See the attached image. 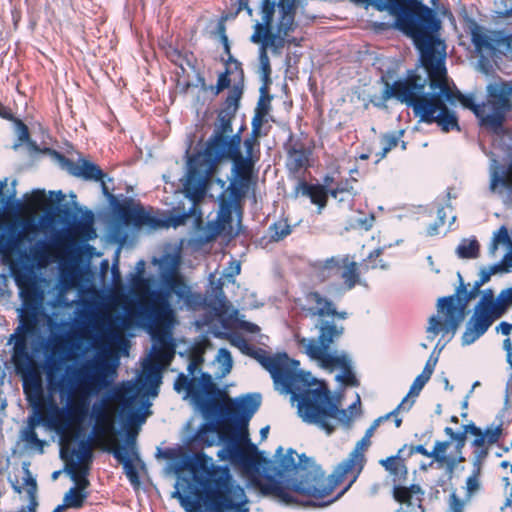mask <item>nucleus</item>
Instances as JSON below:
<instances>
[{"label":"nucleus","mask_w":512,"mask_h":512,"mask_svg":"<svg viewBox=\"0 0 512 512\" xmlns=\"http://www.w3.org/2000/svg\"><path fill=\"white\" fill-rule=\"evenodd\" d=\"M413 39L420 53V62L427 74L432 91L440 90L448 103L459 101L463 107L471 110L480 126L498 132L505 122L506 115L512 111V82L499 80L486 87V99L481 104L471 95H463L449 82L445 66L446 45L440 39L441 34H405Z\"/></svg>","instance_id":"1"},{"label":"nucleus","mask_w":512,"mask_h":512,"mask_svg":"<svg viewBox=\"0 0 512 512\" xmlns=\"http://www.w3.org/2000/svg\"><path fill=\"white\" fill-rule=\"evenodd\" d=\"M145 262L137 263L138 274L134 276L132 286L137 300L131 311L140 325H145L151 333H160L169 329L175 320V311L171 297L175 295V304L179 308L197 310L204 304L200 293L193 292L176 267L161 274L163 287L151 290L149 280L141 276Z\"/></svg>","instance_id":"2"},{"label":"nucleus","mask_w":512,"mask_h":512,"mask_svg":"<svg viewBox=\"0 0 512 512\" xmlns=\"http://www.w3.org/2000/svg\"><path fill=\"white\" fill-rule=\"evenodd\" d=\"M427 79L415 71H408L404 79L396 80L392 85L385 81V88L382 91L381 99L387 101L395 98L401 103L411 107L414 116L419 122L426 124L436 123L443 132L460 130L458 118L447 105V100L440 90L432 93H425Z\"/></svg>","instance_id":"3"},{"label":"nucleus","mask_w":512,"mask_h":512,"mask_svg":"<svg viewBox=\"0 0 512 512\" xmlns=\"http://www.w3.org/2000/svg\"><path fill=\"white\" fill-rule=\"evenodd\" d=\"M282 390L290 393L297 402L298 415L304 422L317 425L327 434L334 431L330 420H342L347 416L346 410L340 408V399L332 394L324 382L317 381L309 372L298 368L282 386Z\"/></svg>","instance_id":"4"},{"label":"nucleus","mask_w":512,"mask_h":512,"mask_svg":"<svg viewBox=\"0 0 512 512\" xmlns=\"http://www.w3.org/2000/svg\"><path fill=\"white\" fill-rule=\"evenodd\" d=\"M229 159L233 163L232 173L235 180L226 189L233 197H244L251 184L255 165L258 161L244 157L240 144H232L224 151L216 152L193 162H188L187 180L184 185L187 195L193 201L201 200L206 188L222 160Z\"/></svg>","instance_id":"5"},{"label":"nucleus","mask_w":512,"mask_h":512,"mask_svg":"<svg viewBox=\"0 0 512 512\" xmlns=\"http://www.w3.org/2000/svg\"><path fill=\"white\" fill-rule=\"evenodd\" d=\"M77 385L72 389L67 409L60 408L51 395L43 392V406L50 417V424L61 440L74 431L82 432V423L88 416L89 397L105 386V378L96 364L86 365L76 372Z\"/></svg>","instance_id":"6"},{"label":"nucleus","mask_w":512,"mask_h":512,"mask_svg":"<svg viewBox=\"0 0 512 512\" xmlns=\"http://www.w3.org/2000/svg\"><path fill=\"white\" fill-rule=\"evenodd\" d=\"M12 363L17 375L22 379L23 393L34 411L29 418L28 428L24 432V440L30 447L43 452L45 441L41 440L35 427L40 423L52 429L50 417L43 406V381L39 367L29 354L24 337L17 338L12 354Z\"/></svg>","instance_id":"7"},{"label":"nucleus","mask_w":512,"mask_h":512,"mask_svg":"<svg viewBox=\"0 0 512 512\" xmlns=\"http://www.w3.org/2000/svg\"><path fill=\"white\" fill-rule=\"evenodd\" d=\"M429 7L422 0H384L377 4L379 11H387L393 18V27L400 32H440L444 20L457 29L456 19L448 4L432 0Z\"/></svg>","instance_id":"8"},{"label":"nucleus","mask_w":512,"mask_h":512,"mask_svg":"<svg viewBox=\"0 0 512 512\" xmlns=\"http://www.w3.org/2000/svg\"><path fill=\"white\" fill-rule=\"evenodd\" d=\"M214 432H217L219 439L225 443L217 453L221 460H229L232 465L247 472L254 470L260 463L257 446L250 442L246 429L236 438L229 423L206 424L198 433V441L203 446H213L216 443Z\"/></svg>","instance_id":"9"},{"label":"nucleus","mask_w":512,"mask_h":512,"mask_svg":"<svg viewBox=\"0 0 512 512\" xmlns=\"http://www.w3.org/2000/svg\"><path fill=\"white\" fill-rule=\"evenodd\" d=\"M191 469L205 475L200 484L205 492V504L211 512H226L234 508L232 493L235 488H240L235 485L227 466L214 465L211 457L199 452L194 455Z\"/></svg>","instance_id":"10"},{"label":"nucleus","mask_w":512,"mask_h":512,"mask_svg":"<svg viewBox=\"0 0 512 512\" xmlns=\"http://www.w3.org/2000/svg\"><path fill=\"white\" fill-rule=\"evenodd\" d=\"M174 390L178 393L185 392V398L191 397L206 417L237 413L235 403L217 386L209 373L203 372L199 378H189L180 373L174 382Z\"/></svg>","instance_id":"11"},{"label":"nucleus","mask_w":512,"mask_h":512,"mask_svg":"<svg viewBox=\"0 0 512 512\" xmlns=\"http://www.w3.org/2000/svg\"><path fill=\"white\" fill-rule=\"evenodd\" d=\"M468 436L471 437L470 446L473 449L472 460H476L480 455H482V458H487L491 447L498 443L503 436V421L500 420L497 425L492 423L485 429L478 427L474 422L463 425L462 430L459 431L458 435L452 440V442H454L453 452L450 454L446 453L444 469L450 474L455 472L460 463L466 461L463 455V449Z\"/></svg>","instance_id":"12"},{"label":"nucleus","mask_w":512,"mask_h":512,"mask_svg":"<svg viewBox=\"0 0 512 512\" xmlns=\"http://www.w3.org/2000/svg\"><path fill=\"white\" fill-rule=\"evenodd\" d=\"M297 455L296 451L293 449H288L285 454H283V448L279 447L276 450V460H275V473L280 478H289L288 485L291 490L295 493L314 498L316 500H322L327 496H316L308 493H304L300 488H305L306 486H315V488H321L322 483H320V478H327L323 472L319 471L313 465L309 463V459L304 455L299 456V462L296 463L295 456ZM323 486H325L323 484Z\"/></svg>","instance_id":"13"},{"label":"nucleus","mask_w":512,"mask_h":512,"mask_svg":"<svg viewBox=\"0 0 512 512\" xmlns=\"http://www.w3.org/2000/svg\"><path fill=\"white\" fill-rule=\"evenodd\" d=\"M370 445V439L363 436L362 439L356 443L348 457L338 464L336 469L328 476V478H320V483L325 486L320 485V489L315 488V486H306L305 488H300L301 491L316 496H330L339 485L350 477L351 480L349 484L340 493L335 497L322 502L321 505H329L338 500L362 472L366 463L365 451Z\"/></svg>","instance_id":"14"},{"label":"nucleus","mask_w":512,"mask_h":512,"mask_svg":"<svg viewBox=\"0 0 512 512\" xmlns=\"http://www.w3.org/2000/svg\"><path fill=\"white\" fill-rule=\"evenodd\" d=\"M404 452L405 448H400L396 455L389 456L379 460V464L385 469L393 483L392 496L395 501L404 505L395 512H425L423 506L424 491L418 484L405 486L408 478V468L406 460L408 459Z\"/></svg>","instance_id":"15"},{"label":"nucleus","mask_w":512,"mask_h":512,"mask_svg":"<svg viewBox=\"0 0 512 512\" xmlns=\"http://www.w3.org/2000/svg\"><path fill=\"white\" fill-rule=\"evenodd\" d=\"M241 96L242 88L234 85L218 112L213 133L207 140L204 150L190 156L188 162H193L216 152L222 153L224 149L231 147L232 144L241 143L239 134L232 135V122L239 108Z\"/></svg>","instance_id":"16"},{"label":"nucleus","mask_w":512,"mask_h":512,"mask_svg":"<svg viewBox=\"0 0 512 512\" xmlns=\"http://www.w3.org/2000/svg\"><path fill=\"white\" fill-rule=\"evenodd\" d=\"M459 278L461 283L456 293L438 300V311L444 314V320L441 321L437 316H431L428 332L438 334L440 331H444L454 334L465 318L468 303L479 295L480 290L477 287H472L468 291L460 275Z\"/></svg>","instance_id":"17"},{"label":"nucleus","mask_w":512,"mask_h":512,"mask_svg":"<svg viewBox=\"0 0 512 512\" xmlns=\"http://www.w3.org/2000/svg\"><path fill=\"white\" fill-rule=\"evenodd\" d=\"M295 303L300 308L306 318L316 319L315 327L321 333V328L325 325H334L341 329V336L344 333V327L336 323L337 320L348 318L346 311H338L335 303L317 290L308 289L303 292L301 298Z\"/></svg>","instance_id":"18"},{"label":"nucleus","mask_w":512,"mask_h":512,"mask_svg":"<svg viewBox=\"0 0 512 512\" xmlns=\"http://www.w3.org/2000/svg\"><path fill=\"white\" fill-rule=\"evenodd\" d=\"M126 394V389L116 387L104 395L98 403L93 404L91 416L94 419L92 434L95 440H103L115 435V410L112 403L129 407L133 397Z\"/></svg>","instance_id":"19"},{"label":"nucleus","mask_w":512,"mask_h":512,"mask_svg":"<svg viewBox=\"0 0 512 512\" xmlns=\"http://www.w3.org/2000/svg\"><path fill=\"white\" fill-rule=\"evenodd\" d=\"M340 337L341 329L334 325H325L321 328V333L318 334L317 339L302 337L297 342L305 353L311 359L319 361L323 368H347L349 361L346 356L333 355L328 352L330 346Z\"/></svg>","instance_id":"20"},{"label":"nucleus","mask_w":512,"mask_h":512,"mask_svg":"<svg viewBox=\"0 0 512 512\" xmlns=\"http://www.w3.org/2000/svg\"><path fill=\"white\" fill-rule=\"evenodd\" d=\"M312 267L315 277L320 283L340 278L342 279V287L347 291L361 284L359 265L348 254L317 261Z\"/></svg>","instance_id":"21"},{"label":"nucleus","mask_w":512,"mask_h":512,"mask_svg":"<svg viewBox=\"0 0 512 512\" xmlns=\"http://www.w3.org/2000/svg\"><path fill=\"white\" fill-rule=\"evenodd\" d=\"M11 272L23 302L22 327L27 333H30L37 324V314L43 300V291L37 285L36 279L30 271L15 269V266H12Z\"/></svg>","instance_id":"22"},{"label":"nucleus","mask_w":512,"mask_h":512,"mask_svg":"<svg viewBox=\"0 0 512 512\" xmlns=\"http://www.w3.org/2000/svg\"><path fill=\"white\" fill-rule=\"evenodd\" d=\"M238 347L244 354L257 360L270 373L277 386L282 387L299 368V361L289 358L286 353L270 355L266 350L251 345L245 340H242Z\"/></svg>","instance_id":"23"},{"label":"nucleus","mask_w":512,"mask_h":512,"mask_svg":"<svg viewBox=\"0 0 512 512\" xmlns=\"http://www.w3.org/2000/svg\"><path fill=\"white\" fill-rule=\"evenodd\" d=\"M278 19L274 20L275 3L262 0L261 21L254 25V32H290L295 27L296 6L293 0H279L277 3Z\"/></svg>","instance_id":"24"},{"label":"nucleus","mask_w":512,"mask_h":512,"mask_svg":"<svg viewBox=\"0 0 512 512\" xmlns=\"http://www.w3.org/2000/svg\"><path fill=\"white\" fill-rule=\"evenodd\" d=\"M112 205L116 219L126 226L152 229L166 226V220L153 215L141 203L135 202L132 198L127 197L121 202L115 200Z\"/></svg>","instance_id":"25"},{"label":"nucleus","mask_w":512,"mask_h":512,"mask_svg":"<svg viewBox=\"0 0 512 512\" xmlns=\"http://www.w3.org/2000/svg\"><path fill=\"white\" fill-rule=\"evenodd\" d=\"M79 431L65 435V439H60V455L66 462V468L71 461H77L79 465H86L92 462L93 444L90 439H82L78 443V449L71 446V443L80 437Z\"/></svg>","instance_id":"26"},{"label":"nucleus","mask_w":512,"mask_h":512,"mask_svg":"<svg viewBox=\"0 0 512 512\" xmlns=\"http://www.w3.org/2000/svg\"><path fill=\"white\" fill-rule=\"evenodd\" d=\"M60 159L65 169L71 175L87 181L101 182L103 193L109 194L108 187L104 182L106 174L99 165L85 158H80L78 161H74L64 156H60Z\"/></svg>","instance_id":"27"},{"label":"nucleus","mask_w":512,"mask_h":512,"mask_svg":"<svg viewBox=\"0 0 512 512\" xmlns=\"http://www.w3.org/2000/svg\"><path fill=\"white\" fill-rule=\"evenodd\" d=\"M96 237V231L93 226V214L88 213L87 218L75 222L67 231L59 236L55 245L59 248H68L77 242H85Z\"/></svg>","instance_id":"28"},{"label":"nucleus","mask_w":512,"mask_h":512,"mask_svg":"<svg viewBox=\"0 0 512 512\" xmlns=\"http://www.w3.org/2000/svg\"><path fill=\"white\" fill-rule=\"evenodd\" d=\"M498 318L496 315L475 308L462 335V344L470 345L474 343Z\"/></svg>","instance_id":"29"},{"label":"nucleus","mask_w":512,"mask_h":512,"mask_svg":"<svg viewBox=\"0 0 512 512\" xmlns=\"http://www.w3.org/2000/svg\"><path fill=\"white\" fill-rule=\"evenodd\" d=\"M306 196L311 203L318 207L319 212L324 209L330 196L329 189L321 184H312L300 179L293 189V197Z\"/></svg>","instance_id":"30"},{"label":"nucleus","mask_w":512,"mask_h":512,"mask_svg":"<svg viewBox=\"0 0 512 512\" xmlns=\"http://www.w3.org/2000/svg\"><path fill=\"white\" fill-rule=\"evenodd\" d=\"M471 41L475 47V51L482 58L492 57L496 52L497 42H506L507 44L512 43V34H493L497 36L495 39L490 38L489 34H470Z\"/></svg>","instance_id":"31"},{"label":"nucleus","mask_w":512,"mask_h":512,"mask_svg":"<svg viewBox=\"0 0 512 512\" xmlns=\"http://www.w3.org/2000/svg\"><path fill=\"white\" fill-rule=\"evenodd\" d=\"M451 446L450 441H436L432 451H428L423 445H408L405 444L401 448H405L404 455L410 458L413 454L418 453L428 458H433L439 467L444 468L446 461V452Z\"/></svg>","instance_id":"32"},{"label":"nucleus","mask_w":512,"mask_h":512,"mask_svg":"<svg viewBox=\"0 0 512 512\" xmlns=\"http://www.w3.org/2000/svg\"><path fill=\"white\" fill-rule=\"evenodd\" d=\"M286 167L289 173L296 175L309 166L310 152L305 149L302 143H295L286 148Z\"/></svg>","instance_id":"33"},{"label":"nucleus","mask_w":512,"mask_h":512,"mask_svg":"<svg viewBox=\"0 0 512 512\" xmlns=\"http://www.w3.org/2000/svg\"><path fill=\"white\" fill-rule=\"evenodd\" d=\"M291 34H251V42L260 44V49H271L274 53H280L286 43H296L295 38H289Z\"/></svg>","instance_id":"34"},{"label":"nucleus","mask_w":512,"mask_h":512,"mask_svg":"<svg viewBox=\"0 0 512 512\" xmlns=\"http://www.w3.org/2000/svg\"><path fill=\"white\" fill-rule=\"evenodd\" d=\"M22 230L16 234L13 233V226L10 228V235L5 237L4 234L0 235V251L12 250L17 247L26 237L27 234L35 233L38 229L33 219H24L21 222Z\"/></svg>","instance_id":"35"},{"label":"nucleus","mask_w":512,"mask_h":512,"mask_svg":"<svg viewBox=\"0 0 512 512\" xmlns=\"http://www.w3.org/2000/svg\"><path fill=\"white\" fill-rule=\"evenodd\" d=\"M116 442L115 439H113ZM108 452H111L113 456L123 465L125 475L133 486H139L140 478L138 471L133 464L132 460L127 457V451L125 447L115 443L111 447L105 448Z\"/></svg>","instance_id":"36"},{"label":"nucleus","mask_w":512,"mask_h":512,"mask_svg":"<svg viewBox=\"0 0 512 512\" xmlns=\"http://www.w3.org/2000/svg\"><path fill=\"white\" fill-rule=\"evenodd\" d=\"M498 186H501L509 195H512V158L492 172L490 190L495 191Z\"/></svg>","instance_id":"37"},{"label":"nucleus","mask_w":512,"mask_h":512,"mask_svg":"<svg viewBox=\"0 0 512 512\" xmlns=\"http://www.w3.org/2000/svg\"><path fill=\"white\" fill-rule=\"evenodd\" d=\"M241 198L242 197H233L231 192H228L227 190L221 193L219 197L220 210L217 217L220 229H224L227 225L232 223L233 204Z\"/></svg>","instance_id":"38"},{"label":"nucleus","mask_w":512,"mask_h":512,"mask_svg":"<svg viewBox=\"0 0 512 512\" xmlns=\"http://www.w3.org/2000/svg\"><path fill=\"white\" fill-rule=\"evenodd\" d=\"M485 460L486 458H482V455L478 456L476 460H472L473 470L465 481V496L471 500L481 489L480 474Z\"/></svg>","instance_id":"39"},{"label":"nucleus","mask_w":512,"mask_h":512,"mask_svg":"<svg viewBox=\"0 0 512 512\" xmlns=\"http://www.w3.org/2000/svg\"><path fill=\"white\" fill-rule=\"evenodd\" d=\"M406 403H407V397H404V398L402 399V401L398 404V406H397L394 410H392L391 412L387 413V414H386V415H384V416H380V417H378V418H377V419L372 423V425H371V426L366 430L364 437H367V438H369V439H370V438L372 437V435H373L374 431L377 429V427H378L381 423H383V422H385V421L389 420L390 418H393L394 423H395V427H396V428H399V427L401 426V424H402V418H401V417H399V412H400L401 410H403V411H408V410H410V408H411V404H409V405H408V407H405Z\"/></svg>","instance_id":"40"},{"label":"nucleus","mask_w":512,"mask_h":512,"mask_svg":"<svg viewBox=\"0 0 512 512\" xmlns=\"http://www.w3.org/2000/svg\"><path fill=\"white\" fill-rule=\"evenodd\" d=\"M71 478L75 481L74 488H78L80 491H86L90 485L87 475L89 473V467L86 465H79L77 461H71L68 463L66 468Z\"/></svg>","instance_id":"41"},{"label":"nucleus","mask_w":512,"mask_h":512,"mask_svg":"<svg viewBox=\"0 0 512 512\" xmlns=\"http://www.w3.org/2000/svg\"><path fill=\"white\" fill-rule=\"evenodd\" d=\"M499 304L500 294L495 299L493 291L491 289H487L483 292V295L475 308L501 317L503 315V311L499 309Z\"/></svg>","instance_id":"42"},{"label":"nucleus","mask_w":512,"mask_h":512,"mask_svg":"<svg viewBox=\"0 0 512 512\" xmlns=\"http://www.w3.org/2000/svg\"><path fill=\"white\" fill-rule=\"evenodd\" d=\"M270 242H280L292 233L288 219H279L268 228Z\"/></svg>","instance_id":"43"},{"label":"nucleus","mask_w":512,"mask_h":512,"mask_svg":"<svg viewBox=\"0 0 512 512\" xmlns=\"http://www.w3.org/2000/svg\"><path fill=\"white\" fill-rule=\"evenodd\" d=\"M459 19L466 32H492L480 26L473 17V7L469 10L463 5L459 10Z\"/></svg>","instance_id":"44"},{"label":"nucleus","mask_w":512,"mask_h":512,"mask_svg":"<svg viewBox=\"0 0 512 512\" xmlns=\"http://www.w3.org/2000/svg\"><path fill=\"white\" fill-rule=\"evenodd\" d=\"M174 354V345L163 339L154 350L153 361L158 364L165 365L172 360Z\"/></svg>","instance_id":"45"},{"label":"nucleus","mask_w":512,"mask_h":512,"mask_svg":"<svg viewBox=\"0 0 512 512\" xmlns=\"http://www.w3.org/2000/svg\"><path fill=\"white\" fill-rule=\"evenodd\" d=\"M88 495L87 491H80L78 488L71 487L65 494L63 502L68 508L81 509L84 506Z\"/></svg>","instance_id":"46"},{"label":"nucleus","mask_w":512,"mask_h":512,"mask_svg":"<svg viewBox=\"0 0 512 512\" xmlns=\"http://www.w3.org/2000/svg\"><path fill=\"white\" fill-rule=\"evenodd\" d=\"M470 502L471 499L465 495L460 497L457 493V490L452 489L446 501V512H466Z\"/></svg>","instance_id":"47"},{"label":"nucleus","mask_w":512,"mask_h":512,"mask_svg":"<svg viewBox=\"0 0 512 512\" xmlns=\"http://www.w3.org/2000/svg\"><path fill=\"white\" fill-rule=\"evenodd\" d=\"M353 181L355 180L344 179L339 181L334 188L329 189L330 196L337 199L339 202L345 201L344 194L353 197L355 194L352 184Z\"/></svg>","instance_id":"48"},{"label":"nucleus","mask_w":512,"mask_h":512,"mask_svg":"<svg viewBox=\"0 0 512 512\" xmlns=\"http://www.w3.org/2000/svg\"><path fill=\"white\" fill-rule=\"evenodd\" d=\"M249 1L250 0H238V10L237 11L247 9L248 12L251 13L252 10L249 8ZM237 13L238 12H236L234 14H225V15H222L218 19H211L210 24L214 25V28H215L214 32H225V30H226L225 22L229 19H234L236 17Z\"/></svg>","instance_id":"49"},{"label":"nucleus","mask_w":512,"mask_h":512,"mask_svg":"<svg viewBox=\"0 0 512 512\" xmlns=\"http://www.w3.org/2000/svg\"><path fill=\"white\" fill-rule=\"evenodd\" d=\"M480 245L476 239L463 241L457 247V254L460 258L473 259L479 256Z\"/></svg>","instance_id":"50"},{"label":"nucleus","mask_w":512,"mask_h":512,"mask_svg":"<svg viewBox=\"0 0 512 512\" xmlns=\"http://www.w3.org/2000/svg\"><path fill=\"white\" fill-rule=\"evenodd\" d=\"M261 404L260 394H247L241 401L239 408L248 417H251L259 408Z\"/></svg>","instance_id":"51"},{"label":"nucleus","mask_w":512,"mask_h":512,"mask_svg":"<svg viewBox=\"0 0 512 512\" xmlns=\"http://www.w3.org/2000/svg\"><path fill=\"white\" fill-rule=\"evenodd\" d=\"M500 244L506 246H512L511 237L509 235V231L506 226L502 225L496 232L493 234L492 241L489 246V250L491 253H494Z\"/></svg>","instance_id":"52"},{"label":"nucleus","mask_w":512,"mask_h":512,"mask_svg":"<svg viewBox=\"0 0 512 512\" xmlns=\"http://www.w3.org/2000/svg\"><path fill=\"white\" fill-rule=\"evenodd\" d=\"M59 370V365L55 361H49L46 366V378L48 387L51 391L62 390L63 381L58 379L56 372Z\"/></svg>","instance_id":"53"},{"label":"nucleus","mask_w":512,"mask_h":512,"mask_svg":"<svg viewBox=\"0 0 512 512\" xmlns=\"http://www.w3.org/2000/svg\"><path fill=\"white\" fill-rule=\"evenodd\" d=\"M399 135L395 133H385L381 136V142L383 144L382 150L377 154V161L379 162L386 157L387 153L395 148L399 143Z\"/></svg>","instance_id":"54"},{"label":"nucleus","mask_w":512,"mask_h":512,"mask_svg":"<svg viewBox=\"0 0 512 512\" xmlns=\"http://www.w3.org/2000/svg\"><path fill=\"white\" fill-rule=\"evenodd\" d=\"M28 204L33 208L44 210L50 206L51 200L46 196L44 190L37 189L32 192Z\"/></svg>","instance_id":"55"},{"label":"nucleus","mask_w":512,"mask_h":512,"mask_svg":"<svg viewBox=\"0 0 512 512\" xmlns=\"http://www.w3.org/2000/svg\"><path fill=\"white\" fill-rule=\"evenodd\" d=\"M245 156L250 157L251 159H255L259 161L260 159V142L253 140L249 137L245 138L244 142Z\"/></svg>","instance_id":"56"},{"label":"nucleus","mask_w":512,"mask_h":512,"mask_svg":"<svg viewBox=\"0 0 512 512\" xmlns=\"http://www.w3.org/2000/svg\"><path fill=\"white\" fill-rule=\"evenodd\" d=\"M161 47L164 49L167 58L176 65H182L181 60L183 59L182 51L173 46L172 43L160 42Z\"/></svg>","instance_id":"57"},{"label":"nucleus","mask_w":512,"mask_h":512,"mask_svg":"<svg viewBox=\"0 0 512 512\" xmlns=\"http://www.w3.org/2000/svg\"><path fill=\"white\" fill-rule=\"evenodd\" d=\"M428 381L429 380L424 378V375H418L415 378V380L413 381V383L410 387L409 393L405 396V397H407V403H406L405 407H408L409 404H411V406L414 404V400L409 401V397L410 396H414V397L418 396Z\"/></svg>","instance_id":"58"},{"label":"nucleus","mask_w":512,"mask_h":512,"mask_svg":"<svg viewBox=\"0 0 512 512\" xmlns=\"http://www.w3.org/2000/svg\"><path fill=\"white\" fill-rule=\"evenodd\" d=\"M259 61H260V65H261L263 80L268 81L270 79V74H271V65H270V60H269L267 51L260 49Z\"/></svg>","instance_id":"59"},{"label":"nucleus","mask_w":512,"mask_h":512,"mask_svg":"<svg viewBox=\"0 0 512 512\" xmlns=\"http://www.w3.org/2000/svg\"><path fill=\"white\" fill-rule=\"evenodd\" d=\"M261 92H262V94H265L266 88L262 87ZM270 99L271 98L269 95H266V96L262 95L258 101L255 112L266 116L270 110Z\"/></svg>","instance_id":"60"},{"label":"nucleus","mask_w":512,"mask_h":512,"mask_svg":"<svg viewBox=\"0 0 512 512\" xmlns=\"http://www.w3.org/2000/svg\"><path fill=\"white\" fill-rule=\"evenodd\" d=\"M382 254V249H375L372 252H370L367 260L369 262L368 267L372 269L381 268L385 269L387 268V264H385L382 260L376 261V259Z\"/></svg>","instance_id":"61"},{"label":"nucleus","mask_w":512,"mask_h":512,"mask_svg":"<svg viewBox=\"0 0 512 512\" xmlns=\"http://www.w3.org/2000/svg\"><path fill=\"white\" fill-rule=\"evenodd\" d=\"M500 308L503 314L507 311L508 307L512 306V287L504 289L500 292Z\"/></svg>","instance_id":"62"},{"label":"nucleus","mask_w":512,"mask_h":512,"mask_svg":"<svg viewBox=\"0 0 512 512\" xmlns=\"http://www.w3.org/2000/svg\"><path fill=\"white\" fill-rule=\"evenodd\" d=\"M343 369V375H339L337 378L347 386H358V380L354 373L351 371L350 366L348 365L347 368Z\"/></svg>","instance_id":"63"},{"label":"nucleus","mask_w":512,"mask_h":512,"mask_svg":"<svg viewBox=\"0 0 512 512\" xmlns=\"http://www.w3.org/2000/svg\"><path fill=\"white\" fill-rule=\"evenodd\" d=\"M230 83L231 80L229 78V71L226 70L225 72L221 73L218 77L215 94H218L224 89L228 88L230 86Z\"/></svg>","instance_id":"64"}]
</instances>
